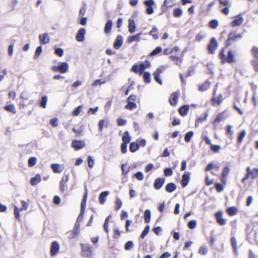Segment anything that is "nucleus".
<instances>
[{
  "label": "nucleus",
  "instance_id": "nucleus-18",
  "mask_svg": "<svg viewBox=\"0 0 258 258\" xmlns=\"http://www.w3.org/2000/svg\"><path fill=\"white\" fill-rule=\"evenodd\" d=\"M203 139L207 145H210V149L214 153L219 152L221 149V147L219 145L212 144L211 140L206 136L203 137Z\"/></svg>",
  "mask_w": 258,
  "mask_h": 258
},
{
  "label": "nucleus",
  "instance_id": "nucleus-9",
  "mask_svg": "<svg viewBox=\"0 0 258 258\" xmlns=\"http://www.w3.org/2000/svg\"><path fill=\"white\" fill-rule=\"evenodd\" d=\"M21 204H22V207L20 209H19L16 206H14V213L15 217L16 219H17L19 221H20L21 220L20 212L22 211L23 210H26L28 207L27 203L24 201H22Z\"/></svg>",
  "mask_w": 258,
  "mask_h": 258
},
{
  "label": "nucleus",
  "instance_id": "nucleus-4",
  "mask_svg": "<svg viewBox=\"0 0 258 258\" xmlns=\"http://www.w3.org/2000/svg\"><path fill=\"white\" fill-rule=\"evenodd\" d=\"M151 66V63L148 60H146L144 63H140L139 64H134L132 66L131 71L137 74L139 73L140 75H142L145 70L147 68H150Z\"/></svg>",
  "mask_w": 258,
  "mask_h": 258
},
{
  "label": "nucleus",
  "instance_id": "nucleus-47",
  "mask_svg": "<svg viewBox=\"0 0 258 258\" xmlns=\"http://www.w3.org/2000/svg\"><path fill=\"white\" fill-rule=\"evenodd\" d=\"M169 58L172 61H175L176 64H177V65L179 66L181 64V63L182 62V59L180 57H179V56H177L176 55H171L169 56Z\"/></svg>",
  "mask_w": 258,
  "mask_h": 258
},
{
  "label": "nucleus",
  "instance_id": "nucleus-43",
  "mask_svg": "<svg viewBox=\"0 0 258 258\" xmlns=\"http://www.w3.org/2000/svg\"><path fill=\"white\" fill-rule=\"evenodd\" d=\"M128 31L131 33H133L136 29V25L135 21L133 19H130L128 20Z\"/></svg>",
  "mask_w": 258,
  "mask_h": 258
},
{
  "label": "nucleus",
  "instance_id": "nucleus-48",
  "mask_svg": "<svg viewBox=\"0 0 258 258\" xmlns=\"http://www.w3.org/2000/svg\"><path fill=\"white\" fill-rule=\"evenodd\" d=\"M87 191H86V193L84 195L83 200L81 202V211H84L86 208V203H87Z\"/></svg>",
  "mask_w": 258,
  "mask_h": 258
},
{
  "label": "nucleus",
  "instance_id": "nucleus-40",
  "mask_svg": "<svg viewBox=\"0 0 258 258\" xmlns=\"http://www.w3.org/2000/svg\"><path fill=\"white\" fill-rule=\"evenodd\" d=\"M210 83L206 81L202 84L199 85V90L201 92H204L210 88Z\"/></svg>",
  "mask_w": 258,
  "mask_h": 258
},
{
  "label": "nucleus",
  "instance_id": "nucleus-56",
  "mask_svg": "<svg viewBox=\"0 0 258 258\" xmlns=\"http://www.w3.org/2000/svg\"><path fill=\"white\" fill-rule=\"evenodd\" d=\"M194 135L192 131H189L186 133L184 136V141L186 143H189Z\"/></svg>",
  "mask_w": 258,
  "mask_h": 258
},
{
  "label": "nucleus",
  "instance_id": "nucleus-32",
  "mask_svg": "<svg viewBox=\"0 0 258 258\" xmlns=\"http://www.w3.org/2000/svg\"><path fill=\"white\" fill-rule=\"evenodd\" d=\"M39 39L40 43L41 44H46L49 42V38L47 33L40 34L39 36Z\"/></svg>",
  "mask_w": 258,
  "mask_h": 258
},
{
  "label": "nucleus",
  "instance_id": "nucleus-63",
  "mask_svg": "<svg viewBox=\"0 0 258 258\" xmlns=\"http://www.w3.org/2000/svg\"><path fill=\"white\" fill-rule=\"evenodd\" d=\"M87 162H88V165L90 168H92L93 167L95 162L94 160L93 159L92 157L91 156H89L87 158Z\"/></svg>",
  "mask_w": 258,
  "mask_h": 258
},
{
  "label": "nucleus",
  "instance_id": "nucleus-3",
  "mask_svg": "<svg viewBox=\"0 0 258 258\" xmlns=\"http://www.w3.org/2000/svg\"><path fill=\"white\" fill-rule=\"evenodd\" d=\"M246 173L244 176L241 179V182L245 183V181L249 178L254 179L258 177V168H253L251 169L250 167H247L246 168Z\"/></svg>",
  "mask_w": 258,
  "mask_h": 258
},
{
  "label": "nucleus",
  "instance_id": "nucleus-2",
  "mask_svg": "<svg viewBox=\"0 0 258 258\" xmlns=\"http://www.w3.org/2000/svg\"><path fill=\"white\" fill-rule=\"evenodd\" d=\"M81 255L83 257L93 258L94 255L93 247L89 243H81Z\"/></svg>",
  "mask_w": 258,
  "mask_h": 258
},
{
  "label": "nucleus",
  "instance_id": "nucleus-36",
  "mask_svg": "<svg viewBox=\"0 0 258 258\" xmlns=\"http://www.w3.org/2000/svg\"><path fill=\"white\" fill-rule=\"evenodd\" d=\"M246 131L244 130H242L240 131V132L238 134L237 137V143L238 145H240L243 142V139L246 136Z\"/></svg>",
  "mask_w": 258,
  "mask_h": 258
},
{
  "label": "nucleus",
  "instance_id": "nucleus-27",
  "mask_svg": "<svg viewBox=\"0 0 258 258\" xmlns=\"http://www.w3.org/2000/svg\"><path fill=\"white\" fill-rule=\"evenodd\" d=\"M85 33L86 31L84 28H80L76 34V40L78 42H82L84 40Z\"/></svg>",
  "mask_w": 258,
  "mask_h": 258
},
{
  "label": "nucleus",
  "instance_id": "nucleus-26",
  "mask_svg": "<svg viewBox=\"0 0 258 258\" xmlns=\"http://www.w3.org/2000/svg\"><path fill=\"white\" fill-rule=\"evenodd\" d=\"M243 22V18L240 16V15L236 16L235 17L234 20H233L231 23V26L232 27H235L236 26H240Z\"/></svg>",
  "mask_w": 258,
  "mask_h": 258
},
{
  "label": "nucleus",
  "instance_id": "nucleus-42",
  "mask_svg": "<svg viewBox=\"0 0 258 258\" xmlns=\"http://www.w3.org/2000/svg\"><path fill=\"white\" fill-rule=\"evenodd\" d=\"M231 244L233 248V251L235 253L237 254L238 253V247L236 238L235 237H231Z\"/></svg>",
  "mask_w": 258,
  "mask_h": 258
},
{
  "label": "nucleus",
  "instance_id": "nucleus-6",
  "mask_svg": "<svg viewBox=\"0 0 258 258\" xmlns=\"http://www.w3.org/2000/svg\"><path fill=\"white\" fill-rule=\"evenodd\" d=\"M251 53L253 57L251 60V64L255 71L258 72V47L253 46L251 49Z\"/></svg>",
  "mask_w": 258,
  "mask_h": 258
},
{
  "label": "nucleus",
  "instance_id": "nucleus-39",
  "mask_svg": "<svg viewBox=\"0 0 258 258\" xmlns=\"http://www.w3.org/2000/svg\"><path fill=\"white\" fill-rule=\"evenodd\" d=\"M208 114L207 112H205L203 116L199 117L196 119L195 121L196 126L199 125L200 123H203L207 119Z\"/></svg>",
  "mask_w": 258,
  "mask_h": 258
},
{
  "label": "nucleus",
  "instance_id": "nucleus-17",
  "mask_svg": "<svg viewBox=\"0 0 258 258\" xmlns=\"http://www.w3.org/2000/svg\"><path fill=\"white\" fill-rule=\"evenodd\" d=\"M164 70V67L163 66H161L158 68L153 74L155 80L160 85L162 84V81L160 78V75L163 72Z\"/></svg>",
  "mask_w": 258,
  "mask_h": 258
},
{
  "label": "nucleus",
  "instance_id": "nucleus-60",
  "mask_svg": "<svg viewBox=\"0 0 258 258\" xmlns=\"http://www.w3.org/2000/svg\"><path fill=\"white\" fill-rule=\"evenodd\" d=\"M47 102V97L46 96H43L41 97V99L40 102V106L43 108H45L46 107V104Z\"/></svg>",
  "mask_w": 258,
  "mask_h": 258
},
{
  "label": "nucleus",
  "instance_id": "nucleus-10",
  "mask_svg": "<svg viewBox=\"0 0 258 258\" xmlns=\"http://www.w3.org/2000/svg\"><path fill=\"white\" fill-rule=\"evenodd\" d=\"M69 69V66L66 62H61L58 66H53L51 70L54 72H59L63 74L68 72Z\"/></svg>",
  "mask_w": 258,
  "mask_h": 258
},
{
  "label": "nucleus",
  "instance_id": "nucleus-59",
  "mask_svg": "<svg viewBox=\"0 0 258 258\" xmlns=\"http://www.w3.org/2000/svg\"><path fill=\"white\" fill-rule=\"evenodd\" d=\"M144 81L146 83H149L151 82V74L149 72H145L143 74Z\"/></svg>",
  "mask_w": 258,
  "mask_h": 258
},
{
  "label": "nucleus",
  "instance_id": "nucleus-33",
  "mask_svg": "<svg viewBox=\"0 0 258 258\" xmlns=\"http://www.w3.org/2000/svg\"><path fill=\"white\" fill-rule=\"evenodd\" d=\"M109 192L108 191H102L99 196V202L100 204H104L106 200V198L108 196Z\"/></svg>",
  "mask_w": 258,
  "mask_h": 258
},
{
  "label": "nucleus",
  "instance_id": "nucleus-20",
  "mask_svg": "<svg viewBox=\"0 0 258 258\" xmlns=\"http://www.w3.org/2000/svg\"><path fill=\"white\" fill-rule=\"evenodd\" d=\"M59 250V245L56 241L51 242L50 249L51 256H54L58 253Z\"/></svg>",
  "mask_w": 258,
  "mask_h": 258
},
{
  "label": "nucleus",
  "instance_id": "nucleus-38",
  "mask_svg": "<svg viewBox=\"0 0 258 258\" xmlns=\"http://www.w3.org/2000/svg\"><path fill=\"white\" fill-rule=\"evenodd\" d=\"M227 214L230 216L235 215L238 213V209L236 207L232 206L228 208L226 210Z\"/></svg>",
  "mask_w": 258,
  "mask_h": 258
},
{
  "label": "nucleus",
  "instance_id": "nucleus-52",
  "mask_svg": "<svg viewBox=\"0 0 258 258\" xmlns=\"http://www.w3.org/2000/svg\"><path fill=\"white\" fill-rule=\"evenodd\" d=\"M175 5L174 0H165L164 2V6L166 8H171Z\"/></svg>",
  "mask_w": 258,
  "mask_h": 258
},
{
  "label": "nucleus",
  "instance_id": "nucleus-11",
  "mask_svg": "<svg viewBox=\"0 0 258 258\" xmlns=\"http://www.w3.org/2000/svg\"><path fill=\"white\" fill-rule=\"evenodd\" d=\"M214 217L216 219V222L220 226H224L226 224L227 220L223 217V212L218 211L215 213Z\"/></svg>",
  "mask_w": 258,
  "mask_h": 258
},
{
  "label": "nucleus",
  "instance_id": "nucleus-23",
  "mask_svg": "<svg viewBox=\"0 0 258 258\" xmlns=\"http://www.w3.org/2000/svg\"><path fill=\"white\" fill-rule=\"evenodd\" d=\"M229 171L230 169L228 166H226L223 169L220 177V180L222 184H226L227 182V177Z\"/></svg>",
  "mask_w": 258,
  "mask_h": 258
},
{
  "label": "nucleus",
  "instance_id": "nucleus-57",
  "mask_svg": "<svg viewBox=\"0 0 258 258\" xmlns=\"http://www.w3.org/2000/svg\"><path fill=\"white\" fill-rule=\"evenodd\" d=\"M162 51V49L160 46L157 47L155 49H154L150 54V56H153L156 55L160 53H161Z\"/></svg>",
  "mask_w": 258,
  "mask_h": 258
},
{
  "label": "nucleus",
  "instance_id": "nucleus-64",
  "mask_svg": "<svg viewBox=\"0 0 258 258\" xmlns=\"http://www.w3.org/2000/svg\"><path fill=\"white\" fill-rule=\"evenodd\" d=\"M122 203L121 201L117 198L115 202V210L116 211L118 210L122 206Z\"/></svg>",
  "mask_w": 258,
  "mask_h": 258
},
{
  "label": "nucleus",
  "instance_id": "nucleus-50",
  "mask_svg": "<svg viewBox=\"0 0 258 258\" xmlns=\"http://www.w3.org/2000/svg\"><path fill=\"white\" fill-rule=\"evenodd\" d=\"M139 149V145L138 143L132 142L130 145V150L131 152L134 153Z\"/></svg>",
  "mask_w": 258,
  "mask_h": 258
},
{
  "label": "nucleus",
  "instance_id": "nucleus-5",
  "mask_svg": "<svg viewBox=\"0 0 258 258\" xmlns=\"http://www.w3.org/2000/svg\"><path fill=\"white\" fill-rule=\"evenodd\" d=\"M242 33L236 34L235 32H230L228 35L227 39L225 42V47H228L232 45L238 39L242 37Z\"/></svg>",
  "mask_w": 258,
  "mask_h": 258
},
{
  "label": "nucleus",
  "instance_id": "nucleus-29",
  "mask_svg": "<svg viewBox=\"0 0 258 258\" xmlns=\"http://www.w3.org/2000/svg\"><path fill=\"white\" fill-rule=\"evenodd\" d=\"M53 172L55 173H59L61 172L63 169L62 165H60L57 163H53L50 166Z\"/></svg>",
  "mask_w": 258,
  "mask_h": 258
},
{
  "label": "nucleus",
  "instance_id": "nucleus-35",
  "mask_svg": "<svg viewBox=\"0 0 258 258\" xmlns=\"http://www.w3.org/2000/svg\"><path fill=\"white\" fill-rule=\"evenodd\" d=\"M80 233V224L76 222L75 226L73 228L72 232H71V238H73L77 236Z\"/></svg>",
  "mask_w": 258,
  "mask_h": 258
},
{
  "label": "nucleus",
  "instance_id": "nucleus-12",
  "mask_svg": "<svg viewBox=\"0 0 258 258\" xmlns=\"http://www.w3.org/2000/svg\"><path fill=\"white\" fill-rule=\"evenodd\" d=\"M212 171L211 173L213 175H218V173L220 170V165L214 164L213 163H209L207 167L205 168L206 172Z\"/></svg>",
  "mask_w": 258,
  "mask_h": 258
},
{
  "label": "nucleus",
  "instance_id": "nucleus-49",
  "mask_svg": "<svg viewBox=\"0 0 258 258\" xmlns=\"http://www.w3.org/2000/svg\"><path fill=\"white\" fill-rule=\"evenodd\" d=\"M150 34L152 36V37L156 40L158 39V29L156 27H154L152 29L150 32Z\"/></svg>",
  "mask_w": 258,
  "mask_h": 258
},
{
  "label": "nucleus",
  "instance_id": "nucleus-62",
  "mask_svg": "<svg viewBox=\"0 0 258 258\" xmlns=\"http://www.w3.org/2000/svg\"><path fill=\"white\" fill-rule=\"evenodd\" d=\"M149 230H150V226L149 225L146 226L144 230L143 231V232H142V233L140 235V238L141 239H144V237L146 236V235L149 232Z\"/></svg>",
  "mask_w": 258,
  "mask_h": 258
},
{
  "label": "nucleus",
  "instance_id": "nucleus-44",
  "mask_svg": "<svg viewBox=\"0 0 258 258\" xmlns=\"http://www.w3.org/2000/svg\"><path fill=\"white\" fill-rule=\"evenodd\" d=\"M112 24H112V22L111 20L107 21V22L105 24L104 30V33L105 34H108L110 32V31L111 30L112 27Z\"/></svg>",
  "mask_w": 258,
  "mask_h": 258
},
{
  "label": "nucleus",
  "instance_id": "nucleus-45",
  "mask_svg": "<svg viewBox=\"0 0 258 258\" xmlns=\"http://www.w3.org/2000/svg\"><path fill=\"white\" fill-rule=\"evenodd\" d=\"M122 143L127 144L131 141V137L127 131L123 133L122 137Z\"/></svg>",
  "mask_w": 258,
  "mask_h": 258
},
{
  "label": "nucleus",
  "instance_id": "nucleus-24",
  "mask_svg": "<svg viewBox=\"0 0 258 258\" xmlns=\"http://www.w3.org/2000/svg\"><path fill=\"white\" fill-rule=\"evenodd\" d=\"M190 179V173L185 172L182 175L181 184L182 187H185L188 184Z\"/></svg>",
  "mask_w": 258,
  "mask_h": 258
},
{
  "label": "nucleus",
  "instance_id": "nucleus-41",
  "mask_svg": "<svg viewBox=\"0 0 258 258\" xmlns=\"http://www.w3.org/2000/svg\"><path fill=\"white\" fill-rule=\"evenodd\" d=\"M176 188V185L173 182L168 183L165 186V190L168 192H172Z\"/></svg>",
  "mask_w": 258,
  "mask_h": 258
},
{
  "label": "nucleus",
  "instance_id": "nucleus-25",
  "mask_svg": "<svg viewBox=\"0 0 258 258\" xmlns=\"http://www.w3.org/2000/svg\"><path fill=\"white\" fill-rule=\"evenodd\" d=\"M165 179L164 178H156L154 183V187L156 190L160 189L165 182Z\"/></svg>",
  "mask_w": 258,
  "mask_h": 258
},
{
  "label": "nucleus",
  "instance_id": "nucleus-31",
  "mask_svg": "<svg viewBox=\"0 0 258 258\" xmlns=\"http://www.w3.org/2000/svg\"><path fill=\"white\" fill-rule=\"evenodd\" d=\"M189 110V106L188 105H184L180 106L178 109V112L182 116H185L188 113Z\"/></svg>",
  "mask_w": 258,
  "mask_h": 258
},
{
  "label": "nucleus",
  "instance_id": "nucleus-22",
  "mask_svg": "<svg viewBox=\"0 0 258 258\" xmlns=\"http://www.w3.org/2000/svg\"><path fill=\"white\" fill-rule=\"evenodd\" d=\"M216 89H215L213 91V96L211 99V101L213 105L217 104L219 105L223 101V96L220 94L217 97H216Z\"/></svg>",
  "mask_w": 258,
  "mask_h": 258
},
{
  "label": "nucleus",
  "instance_id": "nucleus-51",
  "mask_svg": "<svg viewBox=\"0 0 258 258\" xmlns=\"http://www.w3.org/2000/svg\"><path fill=\"white\" fill-rule=\"evenodd\" d=\"M144 220L145 222L148 223L150 222L151 220V212L149 210L147 209L144 212Z\"/></svg>",
  "mask_w": 258,
  "mask_h": 258
},
{
  "label": "nucleus",
  "instance_id": "nucleus-30",
  "mask_svg": "<svg viewBox=\"0 0 258 258\" xmlns=\"http://www.w3.org/2000/svg\"><path fill=\"white\" fill-rule=\"evenodd\" d=\"M233 135L234 132L232 130V126L230 124L227 125L225 128V135L230 140H233Z\"/></svg>",
  "mask_w": 258,
  "mask_h": 258
},
{
  "label": "nucleus",
  "instance_id": "nucleus-19",
  "mask_svg": "<svg viewBox=\"0 0 258 258\" xmlns=\"http://www.w3.org/2000/svg\"><path fill=\"white\" fill-rule=\"evenodd\" d=\"M144 4L147 7L146 12L148 15H151L154 13L153 6L155 5L154 0H147L144 1Z\"/></svg>",
  "mask_w": 258,
  "mask_h": 258
},
{
  "label": "nucleus",
  "instance_id": "nucleus-8",
  "mask_svg": "<svg viewBox=\"0 0 258 258\" xmlns=\"http://www.w3.org/2000/svg\"><path fill=\"white\" fill-rule=\"evenodd\" d=\"M218 42L217 39L215 37L211 38L207 45L208 53L210 54L215 53V51L218 48Z\"/></svg>",
  "mask_w": 258,
  "mask_h": 258
},
{
  "label": "nucleus",
  "instance_id": "nucleus-34",
  "mask_svg": "<svg viewBox=\"0 0 258 258\" xmlns=\"http://www.w3.org/2000/svg\"><path fill=\"white\" fill-rule=\"evenodd\" d=\"M41 180V175L39 174H37L33 177H32L30 181V183L31 185L35 186L39 183Z\"/></svg>",
  "mask_w": 258,
  "mask_h": 258
},
{
  "label": "nucleus",
  "instance_id": "nucleus-14",
  "mask_svg": "<svg viewBox=\"0 0 258 258\" xmlns=\"http://www.w3.org/2000/svg\"><path fill=\"white\" fill-rule=\"evenodd\" d=\"M179 96V91H175L171 94L169 97V102L171 106H175L177 105Z\"/></svg>",
  "mask_w": 258,
  "mask_h": 258
},
{
  "label": "nucleus",
  "instance_id": "nucleus-55",
  "mask_svg": "<svg viewBox=\"0 0 258 258\" xmlns=\"http://www.w3.org/2000/svg\"><path fill=\"white\" fill-rule=\"evenodd\" d=\"M208 251V248L207 246H201L198 250V253L201 255H206Z\"/></svg>",
  "mask_w": 258,
  "mask_h": 258
},
{
  "label": "nucleus",
  "instance_id": "nucleus-53",
  "mask_svg": "<svg viewBox=\"0 0 258 258\" xmlns=\"http://www.w3.org/2000/svg\"><path fill=\"white\" fill-rule=\"evenodd\" d=\"M5 110L15 114L16 112L15 107L13 104H9L4 107Z\"/></svg>",
  "mask_w": 258,
  "mask_h": 258
},
{
  "label": "nucleus",
  "instance_id": "nucleus-13",
  "mask_svg": "<svg viewBox=\"0 0 258 258\" xmlns=\"http://www.w3.org/2000/svg\"><path fill=\"white\" fill-rule=\"evenodd\" d=\"M69 180V175L66 174L61 178L59 182V188L61 193L63 194L67 189V183Z\"/></svg>",
  "mask_w": 258,
  "mask_h": 258
},
{
  "label": "nucleus",
  "instance_id": "nucleus-1",
  "mask_svg": "<svg viewBox=\"0 0 258 258\" xmlns=\"http://www.w3.org/2000/svg\"><path fill=\"white\" fill-rule=\"evenodd\" d=\"M226 48L227 47H223L218 55V57L221 60V63H233L236 62V59L235 56V52L232 49H230L227 52V55H226L225 52Z\"/></svg>",
  "mask_w": 258,
  "mask_h": 258
},
{
  "label": "nucleus",
  "instance_id": "nucleus-15",
  "mask_svg": "<svg viewBox=\"0 0 258 258\" xmlns=\"http://www.w3.org/2000/svg\"><path fill=\"white\" fill-rule=\"evenodd\" d=\"M71 146L76 151H78L85 147V143L84 141L74 140L72 142Z\"/></svg>",
  "mask_w": 258,
  "mask_h": 258
},
{
  "label": "nucleus",
  "instance_id": "nucleus-58",
  "mask_svg": "<svg viewBox=\"0 0 258 258\" xmlns=\"http://www.w3.org/2000/svg\"><path fill=\"white\" fill-rule=\"evenodd\" d=\"M37 162V159L35 157H30L28 161V166L30 167L34 166Z\"/></svg>",
  "mask_w": 258,
  "mask_h": 258
},
{
  "label": "nucleus",
  "instance_id": "nucleus-61",
  "mask_svg": "<svg viewBox=\"0 0 258 258\" xmlns=\"http://www.w3.org/2000/svg\"><path fill=\"white\" fill-rule=\"evenodd\" d=\"M121 168L122 175L126 176L130 171V167H127L126 165L122 164Z\"/></svg>",
  "mask_w": 258,
  "mask_h": 258
},
{
  "label": "nucleus",
  "instance_id": "nucleus-54",
  "mask_svg": "<svg viewBox=\"0 0 258 258\" xmlns=\"http://www.w3.org/2000/svg\"><path fill=\"white\" fill-rule=\"evenodd\" d=\"M182 14V10L180 8H175L173 11V15L175 18L180 17Z\"/></svg>",
  "mask_w": 258,
  "mask_h": 258
},
{
  "label": "nucleus",
  "instance_id": "nucleus-7",
  "mask_svg": "<svg viewBox=\"0 0 258 258\" xmlns=\"http://www.w3.org/2000/svg\"><path fill=\"white\" fill-rule=\"evenodd\" d=\"M137 99V96L134 94L130 95L127 99V104L124 108L126 109L132 110L137 107L136 101Z\"/></svg>",
  "mask_w": 258,
  "mask_h": 258
},
{
  "label": "nucleus",
  "instance_id": "nucleus-37",
  "mask_svg": "<svg viewBox=\"0 0 258 258\" xmlns=\"http://www.w3.org/2000/svg\"><path fill=\"white\" fill-rule=\"evenodd\" d=\"M141 33H138L136 35L130 36L127 38V41L128 43H132L134 41L138 42L140 41Z\"/></svg>",
  "mask_w": 258,
  "mask_h": 258
},
{
  "label": "nucleus",
  "instance_id": "nucleus-46",
  "mask_svg": "<svg viewBox=\"0 0 258 258\" xmlns=\"http://www.w3.org/2000/svg\"><path fill=\"white\" fill-rule=\"evenodd\" d=\"M219 25V22L216 19H213L211 20L208 24L209 28L212 29H215L217 28Z\"/></svg>",
  "mask_w": 258,
  "mask_h": 258
},
{
  "label": "nucleus",
  "instance_id": "nucleus-16",
  "mask_svg": "<svg viewBox=\"0 0 258 258\" xmlns=\"http://www.w3.org/2000/svg\"><path fill=\"white\" fill-rule=\"evenodd\" d=\"M219 4L221 5L225 6V8L222 9L221 11V13L225 15H227L229 13V8L231 5L229 0H218Z\"/></svg>",
  "mask_w": 258,
  "mask_h": 258
},
{
  "label": "nucleus",
  "instance_id": "nucleus-28",
  "mask_svg": "<svg viewBox=\"0 0 258 258\" xmlns=\"http://www.w3.org/2000/svg\"><path fill=\"white\" fill-rule=\"evenodd\" d=\"M123 43V38L120 35L117 36L114 43L113 47L116 49H118L122 46Z\"/></svg>",
  "mask_w": 258,
  "mask_h": 258
},
{
  "label": "nucleus",
  "instance_id": "nucleus-21",
  "mask_svg": "<svg viewBox=\"0 0 258 258\" xmlns=\"http://www.w3.org/2000/svg\"><path fill=\"white\" fill-rule=\"evenodd\" d=\"M227 117V116L226 115V111L219 113L213 121L214 125L217 126L222 120L226 119Z\"/></svg>",
  "mask_w": 258,
  "mask_h": 258
}]
</instances>
